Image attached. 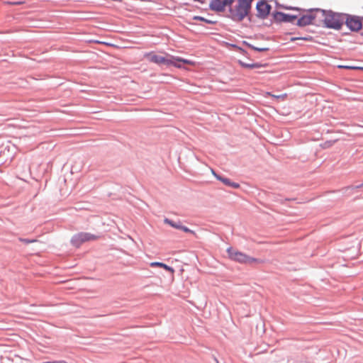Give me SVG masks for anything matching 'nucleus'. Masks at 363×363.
I'll use <instances>...</instances> for the list:
<instances>
[{"label":"nucleus","mask_w":363,"mask_h":363,"mask_svg":"<svg viewBox=\"0 0 363 363\" xmlns=\"http://www.w3.org/2000/svg\"><path fill=\"white\" fill-rule=\"evenodd\" d=\"M164 221L165 223H167V224H168V225H171L172 227H173L174 228H177V229H179L180 227L182 226L181 225L177 224V223H174V221H172V220H169L168 218H165Z\"/></svg>","instance_id":"14"},{"label":"nucleus","mask_w":363,"mask_h":363,"mask_svg":"<svg viewBox=\"0 0 363 363\" xmlns=\"http://www.w3.org/2000/svg\"><path fill=\"white\" fill-rule=\"evenodd\" d=\"M254 0H238L237 4L230 9V16L235 21H242L249 13Z\"/></svg>","instance_id":"3"},{"label":"nucleus","mask_w":363,"mask_h":363,"mask_svg":"<svg viewBox=\"0 0 363 363\" xmlns=\"http://www.w3.org/2000/svg\"><path fill=\"white\" fill-rule=\"evenodd\" d=\"M266 94L269 95V96H271L273 98H275V99H280L281 101H284L287 98V94H281V95H274V94H272L269 92H267Z\"/></svg>","instance_id":"13"},{"label":"nucleus","mask_w":363,"mask_h":363,"mask_svg":"<svg viewBox=\"0 0 363 363\" xmlns=\"http://www.w3.org/2000/svg\"><path fill=\"white\" fill-rule=\"evenodd\" d=\"M228 257L241 264H252V263H260L261 262L256 259L251 257L245 253L240 252L233 247H229L227 250Z\"/></svg>","instance_id":"5"},{"label":"nucleus","mask_w":363,"mask_h":363,"mask_svg":"<svg viewBox=\"0 0 363 363\" xmlns=\"http://www.w3.org/2000/svg\"><path fill=\"white\" fill-rule=\"evenodd\" d=\"M323 16L320 19V26L323 23L325 27L339 30L345 20V14L322 10Z\"/></svg>","instance_id":"1"},{"label":"nucleus","mask_w":363,"mask_h":363,"mask_svg":"<svg viewBox=\"0 0 363 363\" xmlns=\"http://www.w3.org/2000/svg\"><path fill=\"white\" fill-rule=\"evenodd\" d=\"M235 0H211L210 8L216 11H223L226 6H230Z\"/></svg>","instance_id":"8"},{"label":"nucleus","mask_w":363,"mask_h":363,"mask_svg":"<svg viewBox=\"0 0 363 363\" xmlns=\"http://www.w3.org/2000/svg\"><path fill=\"white\" fill-rule=\"evenodd\" d=\"M194 19L195 20H199V21H206L207 23H211L210 21H207L206 20L205 18H203V17H201V16H196L194 17Z\"/></svg>","instance_id":"19"},{"label":"nucleus","mask_w":363,"mask_h":363,"mask_svg":"<svg viewBox=\"0 0 363 363\" xmlns=\"http://www.w3.org/2000/svg\"><path fill=\"white\" fill-rule=\"evenodd\" d=\"M256 9L257 11V16L261 18H264L269 15L271 6L267 1H259L256 5Z\"/></svg>","instance_id":"9"},{"label":"nucleus","mask_w":363,"mask_h":363,"mask_svg":"<svg viewBox=\"0 0 363 363\" xmlns=\"http://www.w3.org/2000/svg\"><path fill=\"white\" fill-rule=\"evenodd\" d=\"M345 22L347 26L352 31H358L362 27V23L357 16H347L345 15Z\"/></svg>","instance_id":"7"},{"label":"nucleus","mask_w":363,"mask_h":363,"mask_svg":"<svg viewBox=\"0 0 363 363\" xmlns=\"http://www.w3.org/2000/svg\"><path fill=\"white\" fill-rule=\"evenodd\" d=\"M339 68H345V69H362V67H354V66H342L340 65L338 66Z\"/></svg>","instance_id":"16"},{"label":"nucleus","mask_w":363,"mask_h":363,"mask_svg":"<svg viewBox=\"0 0 363 363\" xmlns=\"http://www.w3.org/2000/svg\"><path fill=\"white\" fill-rule=\"evenodd\" d=\"M255 50H259V51H265V50H267V48H255Z\"/></svg>","instance_id":"21"},{"label":"nucleus","mask_w":363,"mask_h":363,"mask_svg":"<svg viewBox=\"0 0 363 363\" xmlns=\"http://www.w3.org/2000/svg\"><path fill=\"white\" fill-rule=\"evenodd\" d=\"M20 240L26 244H29V243H31V242H33L35 241V240H30L28 239H20Z\"/></svg>","instance_id":"20"},{"label":"nucleus","mask_w":363,"mask_h":363,"mask_svg":"<svg viewBox=\"0 0 363 363\" xmlns=\"http://www.w3.org/2000/svg\"><path fill=\"white\" fill-rule=\"evenodd\" d=\"M264 72H266L265 71H259L258 72V73H264Z\"/></svg>","instance_id":"23"},{"label":"nucleus","mask_w":363,"mask_h":363,"mask_svg":"<svg viewBox=\"0 0 363 363\" xmlns=\"http://www.w3.org/2000/svg\"><path fill=\"white\" fill-rule=\"evenodd\" d=\"M178 62H179V61H175V63L177 64V65H180L182 67V65L179 63H178Z\"/></svg>","instance_id":"22"},{"label":"nucleus","mask_w":363,"mask_h":363,"mask_svg":"<svg viewBox=\"0 0 363 363\" xmlns=\"http://www.w3.org/2000/svg\"><path fill=\"white\" fill-rule=\"evenodd\" d=\"M296 39V38H291V40H295Z\"/></svg>","instance_id":"24"},{"label":"nucleus","mask_w":363,"mask_h":363,"mask_svg":"<svg viewBox=\"0 0 363 363\" xmlns=\"http://www.w3.org/2000/svg\"><path fill=\"white\" fill-rule=\"evenodd\" d=\"M211 172L216 177V178L217 179L221 181L225 185L233 186L234 188H238L240 186V185L238 184L232 182H230V179H228L227 178H223V177H220V175L216 174V172L213 169H211Z\"/></svg>","instance_id":"11"},{"label":"nucleus","mask_w":363,"mask_h":363,"mask_svg":"<svg viewBox=\"0 0 363 363\" xmlns=\"http://www.w3.org/2000/svg\"><path fill=\"white\" fill-rule=\"evenodd\" d=\"M276 21L284 22H293L298 18L296 14H287L282 12H276L274 14Z\"/></svg>","instance_id":"10"},{"label":"nucleus","mask_w":363,"mask_h":363,"mask_svg":"<svg viewBox=\"0 0 363 363\" xmlns=\"http://www.w3.org/2000/svg\"><path fill=\"white\" fill-rule=\"evenodd\" d=\"M161 268L164 269L167 272H169L171 274H174V269L172 267H169V266H168V265H167V264H165L164 263H162Z\"/></svg>","instance_id":"15"},{"label":"nucleus","mask_w":363,"mask_h":363,"mask_svg":"<svg viewBox=\"0 0 363 363\" xmlns=\"http://www.w3.org/2000/svg\"><path fill=\"white\" fill-rule=\"evenodd\" d=\"M96 239L97 236L93 234L89 233H79L72 238V242L74 245L79 247L80 245L85 242L95 240Z\"/></svg>","instance_id":"6"},{"label":"nucleus","mask_w":363,"mask_h":363,"mask_svg":"<svg viewBox=\"0 0 363 363\" xmlns=\"http://www.w3.org/2000/svg\"><path fill=\"white\" fill-rule=\"evenodd\" d=\"M145 57L149 61L156 63L157 65L163 64V65H173L177 68H181V66L177 65V64L175 63V61L183 62L184 64L190 65H194V62L189 60L183 59V58L179 57H174V56H172L169 55H167V57H164V56L158 55L153 52L145 54Z\"/></svg>","instance_id":"2"},{"label":"nucleus","mask_w":363,"mask_h":363,"mask_svg":"<svg viewBox=\"0 0 363 363\" xmlns=\"http://www.w3.org/2000/svg\"><path fill=\"white\" fill-rule=\"evenodd\" d=\"M97 43H103L102 42H100V41H96Z\"/></svg>","instance_id":"25"},{"label":"nucleus","mask_w":363,"mask_h":363,"mask_svg":"<svg viewBox=\"0 0 363 363\" xmlns=\"http://www.w3.org/2000/svg\"><path fill=\"white\" fill-rule=\"evenodd\" d=\"M179 230H183L184 232H186V233H191L195 234V233L194 231H192L189 228H186L185 226H183V225H182L180 227Z\"/></svg>","instance_id":"18"},{"label":"nucleus","mask_w":363,"mask_h":363,"mask_svg":"<svg viewBox=\"0 0 363 363\" xmlns=\"http://www.w3.org/2000/svg\"><path fill=\"white\" fill-rule=\"evenodd\" d=\"M238 63L241 67L248 69H260L266 66L260 63H246L241 60H238Z\"/></svg>","instance_id":"12"},{"label":"nucleus","mask_w":363,"mask_h":363,"mask_svg":"<svg viewBox=\"0 0 363 363\" xmlns=\"http://www.w3.org/2000/svg\"><path fill=\"white\" fill-rule=\"evenodd\" d=\"M162 262H152L150 264L152 267H161Z\"/></svg>","instance_id":"17"},{"label":"nucleus","mask_w":363,"mask_h":363,"mask_svg":"<svg viewBox=\"0 0 363 363\" xmlns=\"http://www.w3.org/2000/svg\"><path fill=\"white\" fill-rule=\"evenodd\" d=\"M323 16L321 9H313L303 15L297 21L299 26H306L310 24L320 26V19Z\"/></svg>","instance_id":"4"}]
</instances>
